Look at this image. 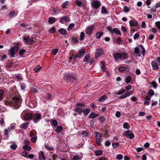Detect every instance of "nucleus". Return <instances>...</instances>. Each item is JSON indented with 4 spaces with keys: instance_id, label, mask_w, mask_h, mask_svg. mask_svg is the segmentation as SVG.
<instances>
[{
    "instance_id": "1",
    "label": "nucleus",
    "mask_w": 160,
    "mask_h": 160,
    "mask_svg": "<svg viewBox=\"0 0 160 160\" xmlns=\"http://www.w3.org/2000/svg\"><path fill=\"white\" fill-rule=\"evenodd\" d=\"M134 52L135 54L138 57H140L142 55L144 57L145 56L146 50L142 45H139L135 48Z\"/></svg>"
},
{
    "instance_id": "2",
    "label": "nucleus",
    "mask_w": 160,
    "mask_h": 160,
    "mask_svg": "<svg viewBox=\"0 0 160 160\" xmlns=\"http://www.w3.org/2000/svg\"><path fill=\"white\" fill-rule=\"evenodd\" d=\"M113 56L115 60L118 59L123 60L128 58V54L126 53L122 52L115 53L113 54Z\"/></svg>"
},
{
    "instance_id": "3",
    "label": "nucleus",
    "mask_w": 160,
    "mask_h": 160,
    "mask_svg": "<svg viewBox=\"0 0 160 160\" xmlns=\"http://www.w3.org/2000/svg\"><path fill=\"white\" fill-rule=\"evenodd\" d=\"M107 28L112 35L114 34H116L119 35H121L120 30L117 28H114L112 29L111 27H107Z\"/></svg>"
},
{
    "instance_id": "4",
    "label": "nucleus",
    "mask_w": 160,
    "mask_h": 160,
    "mask_svg": "<svg viewBox=\"0 0 160 160\" xmlns=\"http://www.w3.org/2000/svg\"><path fill=\"white\" fill-rule=\"evenodd\" d=\"M122 135L124 136L128 137L130 139H132L135 137L133 132L130 130H128L124 132Z\"/></svg>"
},
{
    "instance_id": "5",
    "label": "nucleus",
    "mask_w": 160,
    "mask_h": 160,
    "mask_svg": "<svg viewBox=\"0 0 160 160\" xmlns=\"http://www.w3.org/2000/svg\"><path fill=\"white\" fill-rule=\"evenodd\" d=\"M94 28V26L93 24L89 25L86 28L85 32L86 33L88 36L92 35Z\"/></svg>"
},
{
    "instance_id": "6",
    "label": "nucleus",
    "mask_w": 160,
    "mask_h": 160,
    "mask_svg": "<svg viewBox=\"0 0 160 160\" xmlns=\"http://www.w3.org/2000/svg\"><path fill=\"white\" fill-rule=\"evenodd\" d=\"M92 7L95 9H98L101 5V2L99 0H94L91 2Z\"/></svg>"
},
{
    "instance_id": "7",
    "label": "nucleus",
    "mask_w": 160,
    "mask_h": 160,
    "mask_svg": "<svg viewBox=\"0 0 160 160\" xmlns=\"http://www.w3.org/2000/svg\"><path fill=\"white\" fill-rule=\"evenodd\" d=\"M18 51V49L17 47H12L9 51V55L11 56V57H14L15 53L17 52Z\"/></svg>"
},
{
    "instance_id": "8",
    "label": "nucleus",
    "mask_w": 160,
    "mask_h": 160,
    "mask_svg": "<svg viewBox=\"0 0 160 160\" xmlns=\"http://www.w3.org/2000/svg\"><path fill=\"white\" fill-rule=\"evenodd\" d=\"M95 134H96L95 136L96 142L98 144L100 145L101 144V139L102 138V134L100 132H96Z\"/></svg>"
},
{
    "instance_id": "9",
    "label": "nucleus",
    "mask_w": 160,
    "mask_h": 160,
    "mask_svg": "<svg viewBox=\"0 0 160 160\" xmlns=\"http://www.w3.org/2000/svg\"><path fill=\"white\" fill-rule=\"evenodd\" d=\"M4 103L6 105H10V106H13L15 107H16V104L18 103L19 101H4Z\"/></svg>"
},
{
    "instance_id": "10",
    "label": "nucleus",
    "mask_w": 160,
    "mask_h": 160,
    "mask_svg": "<svg viewBox=\"0 0 160 160\" xmlns=\"http://www.w3.org/2000/svg\"><path fill=\"white\" fill-rule=\"evenodd\" d=\"M85 52L86 50L85 48H83L82 49L79 50L78 53L76 55L74 59L76 57L79 58L82 57V56L85 54Z\"/></svg>"
},
{
    "instance_id": "11",
    "label": "nucleus",
    "mask_w": 160,
    "mask_h": 160,
    "mask_svg": "<svg viewBox=\"0 0 160 160\" xmlns=\"http://www.w3.org/2000/svg\"><path fill=\"white\" fill-rule=\"evenodd\" d=\"M70 21V19L68 16L62 17L60 19L59 22L61 23H63L64 21L67 22Z\"/></svg>"
},
{
    "instance_id": "12",
    "label": "nucleus",
    "mask_w": 160,
    "mask_h": 160,
    "mask_svg": "<svg viewBox=\"0 0 160 160\" xmlns=\"http://www.w3.org/2000/svg\"><path fill=\"white\" fill-rule=\"evenodd\" d=\"M41 119V115L38 113H36L35 116L33 119L35 123L38 122Z\"/></svg>"
},
{
    "instance_id": "13",
    "label": "nucleus",
    "mask_w": 160,
    "mask_h": 160,
    "mask_svg": "<svg viewBox=\"0 0 160 160\" xmlns=\"http://www.w3.org/2000/svg\"><path fill=\"white\" fill-rule=\"evenodd\" d=\"M103 53V51L102 48H98L96 50V52L95 54V57H98L101 55Z\"/></svg>"
},
{
    "instance_id": "14",
    "label": "nucleus",
    "mask_w": 160,
    "mask_h": 160,
    "mask_svg": "<svg viewBox=\"0 0 160 160\" xmlns=\"http://www.w3.org/2000/svg\"><path fill=\"white\" fill-rule=\"evenodd\" d=\"M151 64L152 67V70H157L158 69L159 67L158 64L154 61H152Z\"/></svg>"
},
{
    "instance_id": "15",
    "label": "nucleus",
    "mask_w": 160,
    "mask_h": 160,
    "mask_svg": "<svg viewBox=\"0 0 160 160\" xmlns=\"http://www.w3.org/2000/svg\"><path fill=\"white\" fill-rule=\"evenodd\" d=\"M39 158L40 160H45V157L44 152L42 151H40L39 153Z\"/></svg>"
},
{
    "instance_id": "16",
    "label": "nucleus",
    "mask_w": 160,
    "mask_h": 160,
    "mask_svg": "<svg viewBox=\"0 0 160 160\" xmlns=\"http://www.w3.org/2000/svg\"><path fill=\"white\" fill-rule=\"evenodd\" d=\"M132 94V92H126L125 94L121 95L120 97H119L120 99H124L126 98L128 96H129Z\"/></svg>"
},
{
    "instance_id": "17",
    "label": "nucleus",
    "mask_w": 160,
    "mask_h": 160,
    "mask_svg": "<svg viewBox=\"0 0 160 160\" xmlns=\"http://www.w3.org/2000/svg\"><path fill=\"white\" fill-rule=\"evenodd\" d=\"M33 137L31 138V140L33 142L35 143L36 142L37 139V137L34 133H33L31 131V137Z\"/></svg>"
},
{
    "instance_id": "18",
    "label": "nucleus",
    "mask_w": 160,
    "mask_h": 160,
    "mask_svg": "<svg viewBox=\"0 0 160 160\" xmlns=\"http://www.w3.org/2000/svg\"><path fill=\"white\" fill-rule=\"evenodd\" d=\"M82 156L81 155H79L78 154H76L74 155L73 158V160H80L82 158Z\"/></svg>"
},
{
    "instance_id": "19",
    "label": "nucleus",
    "mask_w": 160,
    "mask_h": 160,
    "mask_svg": "<svg viewBox=\"0 0 160 160\" xmlns=\"http://www.w3.org/2000/svg\"><path fill=\"white\" fill-rule=\"evenodd\" d=\"M56 20V18L53 17H49L48 19V22L50 24H52L55 22Z\"/></svg>"
},
{
    "instance_id": "20",
    "label": "nucleus",
    "mask_w": 160,
    "mask_h": 160,
    "mask_svg": "<svg viewBox=\"0 0 160 160\" xmlns=\"http://www.w3.org/2000/svg\"><path fill=\"white\" fill-rule=\"evenodd\" d=\"M129 23L130 26H136L138 25V22L137 21H133L131 20L129 22Z\"/></svg>"
},
{
    "instance_id": "21",
    "label": "nucleus",
    "mask_w": 160,
    "mask_h": 160,
    "mask_svg": "<svg viewBox=\"0 0 160 160\" xmlns=\"http://www.w3.org/2000/svg\"><path fill=\"white\" fill-rule=\"evenodd\" d=\"M58 32L59 33L63 35H66L67 33L66 30L63 28H61L59 30Z\"/></svg>"
},
{
    "instance_id": "22",
    "label": "nucleus",
    "mask_w": 160,
    "mask_h": 160,
    "mask_svg": "<svg viewBox=\"0 0 160 160\" xmlns=\"http://www.w3.org/2000/svg\"><path fill=\"white\" fill-rule=\"evenodd\" d=\"M103 34V32H97L95 34L96 38L99 39L100 38Z\"/></svg>"
},
{
    "instance_id": "23",
    "label": "nucleus",
    "mask_w": 160,
    "mask_h": 160,
    "mask_svg": "<svg viewBox=\"0 0 160 160\" xmlns=\"http://www.w3.org/2000/svg\"><path fill=\"white\" fill-rule=\"evenodd\" d=\"M29 124V123L28 122L22 123L20 125V128L22 129H25L28 126Z\"/></svg>"
},
{
    "instance_id": "24",
    "label": "nucleus",
    "mask_w": 160,
    "mask_h": 160,
    "mask_svg": "<svg viewBox=\"0 0 160 160\" xmlns=\"http://www.w3.org/2000/svg\"><path fill=\"white\" fill-rule=\"evenodd\" d=\"M72 77L68 74H66L64 77V78L65 80L69 81L72 79Z\"/></svg>"
},
{
    "instance_id": "25",
    "label": "nucleus",
    "mask_w": 160,
    "mask_h": 160,
    "mask_svg": "<svg viewBox=\"0 0 160 160\" xmlns=\"http://www.w3.org/2000/svg\"><path fill=\"white\" fill-rule=\"evenodd\" d=\"M82 110L83 109L81 108L77 107L75 108L74 111L80 114L82 112Z\"/></svg>"
},
{
    "instance_id": "26",
    "label": "nucleus",
    "mask_w": 160,
    "mask_h": 160,
    "mask_svg": "<svg viewBox=\"0 0 160 160\" xmlns=\"http://www.w3.org/2000/svg\"><path fill=\"white\" fill-rule=\"evenodd\" d=\"M63 129L62 127V126H58L55 130V131L57 133H59Z\"/></svg>"
},
{
    "instance_id": "27",
    "label": "nucleus",
    "mask_w": 160,
    "mask_h": 160,
    "mask_svg": "<svg viewBox=\"0 0 160 160\" xmlns=\"http://www.w3.org/2000/svg\"><path fill=\"white\" fill-rule=\"evenodd\" d=\"M98 114H95L94 112H92L89 116V118H95L98 116Z\"/></svg>"
},
{
    "instance_id": "28",
    "label": "nucleus",
    "mask_w": 160,
    "mask_h": 160,
    "mask_svg": "<svg viewBox=\"0 0 160 160\" xmlns=\"http://www.w3.org/2000/svg\"><path fill=\"white\" fill-rule=\"evenodd\" d=\"M24 39L26 43L27 44H29L30 38L29 36H25Z\"/></svg>"
},
{
    "instance_id": "29",
    "label": "nucleus",
    "mask_w": 160,
    "mask_h": 160,
    "mask_svg": "<svg viewBox=\"0 0 160 160\" xmlns=\"http://www.w3.org/2000/svg\"><path fill=\"white\" fill-rule=\"evenodd\" d=\"M101 12L103 14H108V12L105 6L102 7L101 10Z\"/></svg>"
},
{
    "instance_id": "30",
    "label": "nucleus",
    "mask_w": 160,
    "mask_h": 160,
    "mask_svg": "<svg viewBox=\"0 0 160 160\" xmlns=\"http://www.w3.org/2000/svg\"><path fill=\"white\" fill-rule=\"evenodd\" d=\"M85 103H78L76 104V105L78 107L84 108L85 107Z\"/></svg>"
},
{
    "instance_id": "31",
    "label": "nucleus",
    "mask_w": 160,
    "mask_h": 160,
    "mask_svg": "<svg viewBox=\"0 0 160 160\" xmlns=\"http://www.w3.org/2000/svg\"><path fill=\"white\" fill-rule=\"evenodd\" d=\"M89 58H90V55H89V54H87L85 55V56L84 58L83 62H86V63H87Z\"/></svg>"
},
{
    "instance_id": "32",
    "label": "nucleus",
    "mask_w": 160,
    "mask_h": 160,
    "mask_svg": "<svg viewBox=\"0 0 160 160\" xmlns=\"http://www.w3.org/2000/svg\"><path fill=\"white\" fill-rule=\"evenodd\" d=\"M125 92V90L124 89H122L121 90H120L116 92L115 94L117 95H121L123 93Z\"/></svg>"
},
{
    "instance_id": "33",
    "label": "nucleus",
    "mask_w": 160,
    "mask_h": 160,
    "mask_svg": "<svg viewBox=\"0 0 160 160\" xmlns=\"http://www.w3.org/2000/svg\"><path fill=\"white\" fill-rule=\"evenodd\" d=\"M85 34L83 32H82L80 33V36L79 37V40L80 41H82L84 38Z\"/></svg>"
},
{
    "instance_id": "34",
    "label": "nucleus",
    "mask_w": 160,
    "mask_h": 160,
    "mask_svg": "<svg viewBox=\"0 0 160 160\" xmlns=\"http://www.w3.org/2000/svg\"><path fill=\"white\" fill-rule=\"evenodd\" d=\"M132 79V78L130 76H128L126 77L125 82L127 83H129Z\"/></svg>"
},
{
    "instance_id": "35",
    "label": "nucleus",
    "mask_w": 160,
    "mask_h": 160,
    "mask_svg": "<svg viewBox=\"0 0 160 160\" xmlns=\"http://www.w3.org/2000/svg\"><path fill=\"white\" fill-rule=\"evenodd\" d=\"M28 152L26 151H24L22 152V153L21 154L22 155L26 157H28V158H30V154H28L27 155Z\"/></svg>"
},
{
    "instance_id": "36",
    "label": "nucleus",
    "mask_w": 160,
    "mask_h": 160,
    "mask_svg": "<svg viewBox=\"0 0 160 160\" xmlns=\"http://www.w3.org/2000/svg\"><path fill=\"white\" fill-rule=\"evenodd\" d=\"M41 68V66L38 65L34 69V70L35 72H37L40 70Z\"/></svg>"
},
{
    "instance_id": "37",
    "label": "nucleus",
    "mask_w": 160,
    "mask_h": 160,
    "mask_svg": "<svg viewBox=\"0 0 160 160\" xmlns=\"http://www.w3.org/2000/svg\"><path fill=\"white\" fill-rule=\"evenodd\" d=\"M20 88L21 90H24L25 88H26V85L23 83H21L20 84Z\"/></svg>"
},
{
    "instance_id": "38",
    "label": "nucleus",
    "mask_w": 160,
    "mask_h": 160,
    "mask_svg": "<svg viewBox=\"0 0 160 160\" xmlns=\"http://www.w3.org/2000/svg\"><path fill=\"white\" fill-rule=\"evenodd\" d=\"M103 151L102 150H99L95 152V154L96 156H100L102 153Z\"/></svg>"
},
{
    "instance_id": "39",
    "label": "nucleus",
    "mask_w": 160,
    "mask_h": 160,
    "mask_svg": "<svg viewBox=\"0 0 160 160\" xmlns=\"http://www.w3.org/2000/svg\"><path fill=\"white\" fill-rule=\"evenodd\" d=\"M49 32L51 33H54L55 32H56L55 28L54 26H53L49 30Z\"/></svg>"
},
{
    "instance_id": "40",
    "label": "nucleus",
    "mask_w": 160,
    "mask_h": 160,
    "mask_svg": "<svg viewBox=\"0 0 160 160\" xmlns=\"http://www.w3.org/2000/svg\"><path fill=\"white\" fill-rule=\"evenodd\" d=\"M123 128L127 129H128L130 128V126L127 122H125L123 124Z\"/></svg>"
},
{
    "instance_id": "41",
    "label": "nucleus",
    "mask_w": 160,
    "mask_h": 160,
    "mask_svg": "<svg viewBox=\"0 0 160 160\" xmlns=\"http://www.w3.org/2000/svg\"><path fill=\"white\" fill-rule=\"evenodd\" d=\"M15 78L18 81H21L22 79V77L19 75H18L15 76Z\"/></svg>"
},
{
    "instance_id": "42",
    "label": "nucleus",
    "mask_w": 160,
    "mask_h": 160,
    "mask_svg": "<svg viewBox=\"0 0 160 160\" xmlns=\"http://www.w3.org/2000/svg\"><path fill=\"white\" fill-rule=\"evenodd\" d=\"M151 84L154 89H156L157 87V85L155 81H153L151 82Z\"/></svg>"
},
{
    "instance_id": "43",
    "label": "nucleus",
    "mask_w": 160,
    "mask_h": 160,
    "mask_svg": "<svg viewBox=\"0 0 160 160\" xmlns=\"http://www.w3.org/2000/svg\"><path fill=\"white\" fill-rule=\"evenodd\" d=\"M108 99V96L106 95H104L98 99V100H105Z\"/></svg>"
},
{
    "instance_id": "44",
    "label": "nucleus",
    "mask_w": 160,
    "mask_h": 160,
    "mask_svg": "<svg viewBox=\"0 0 160 160\" xmlns=\"http://www.w3.org/2000/svg\"><path fill=\"white\" fill-rule=\"evenodd\" d=\"M52 123L53 126L56 127L57 126L58 122L56 120H53L52 121Z\"/></svg>"
},
{
    "instance_id": "45",
    "label": "nucleus",
    "mask_w": 160,
    "mask_h": 160,
    "mask_svg": "<svg viewBox=\"0 0 160 160\" xmlns=\"http://www.w3.org/2000/svg\"><path fill=\"white\" fill-rule=\"evenodd\" d=\"M89 109H84L83 111H82V112L84 114V115L85 116H87L89 112Z\"/></svg>"
},
{
    "instance_id": "46",
    "label": "nucleus",
    "mask_w": 160,
    "mask_h": 160,
    "mask_svg": "<svg viewBox=\"0 0 160 160\" xmlns=\"http://www.w3.org/2000/svg\"><path fill=\"white\" fill-rule=\"evenodd\" d=\"M123 156L121 154H118L116 156V158L118 160H120L122 159Z\"/></svg>"
},
{
    "instance_id": "47",
    "label": "nucleus",
    "mask_w": 160,
    "mask_h": 160,
    "mask_svg": "<svg viewBox=\"0 0 160 160\" xmlns=\"http://www.w3.org/2000/svg\"><path fill=\"white\" fill-rule=\"evenodd\" d=\"M7 59V56L5 54H4L2 56L0 57V60L2 61H3Z\"/></svg>"
},
{
    "instance_id": "48",
    "label": "nucleus",
    "mask_w": 160,
    "mask_h": 160,
    "mask_svg": "<svg viewBox=\"0 0 160 160\" xmlns=\"http://www.w3.org/2000/svg\"><path fill=\"white\" fill-rule=\"evenodd\" d=\"M24 119L26 120H28L30 119V114L28 113L26 114L24 117Z\"/></svg>"
},
{
    "instance_id": "49",
    "label": "nucleus",
    "mask_w": 160,
    "mask_h": 160,
    "mask_svg": "<svg viewBox=\"0 0 160 160\" xmlns=\"http://www.w3.org/2000/svg\"><path fill=\"white\" fill-rule=\"evenodd\" d=\"M75 24L74 23H71L68 26L67 30L68 31H70V30L74 26Z\"/></svg>"
},
{
    "instance_id": "50",
    "label": "nucleus",
    "mask_w": 160,
    "mask_h": 160,
    "mask_svg": "<svg viewBox=\"0 0 160 160\" xmlns=\"http://www.w3.org/2000/svg\"><path fill=\"white\" fill-rule=\"evenodd\" d=\"M76 4L78 7H80L82 4V2L79 0H75Z\"/></svg>"
},
{
    "instance_id": "51",
    "label": "nucleus",
    "mask_w": 160,
    "mask_h": 160,
    "mask_svg": "<svg viewBox=\"0 0 160 160\" xmlns=\"http://www.w3.org/2000/svg\"><path fill=\"white\" fill-rule=\"evenodd\" d=\"M129 8L126 6H124L123 8V11L124 12H129Z\"/></svg>"
},
{
    "instance_id": "52",
    "label": "nucleus",
    "mask_w": 160,
    "mask_h": 160,
    "mask_svg": "<svg viewBox=\"0 0 160 160\" xmlns=\"http://www.w3.org/2000/svg\"><path fill=\"white\" fill-rule=\"evenodd\" d=\"M148 94L152 96L154 94V92L152 90L150 89L149 90Z\"/></svg>"
},
{
    "instance_id": "53",
    "label": "nucleus",
    "mask_w": 160,
    "mask_h": 160,
    "mask_svg": "<svg viewBox=\"0 0 160 160\" xmlns=\"http://www.w3.org/2000/svg\"><path fill=\"white\" fill-rule=\"evenodd\" d=\"M68 4V2L66 1L63 3L62 5V7L63 9H65L66 6Z\"/></svg>"
},
{
    "instance_id": "54",
    "label": "nucleus",
    "mask_w": 160,
    "mask_h": 160,
    "mask_svg": "<svg viewBox=\"0 0 160 160\" xmlns=\"http://www.w3.org/2000/svg\"><path fill=\"white\" fill-rule=\"evenodd\" d=\"M23 149L25 150H29L30 149V147L28 145H25L23 146Z\"/></svg>"
},
{
    "instance_id": "55",
    "label": "nucleus",
    "mask_w": 160,
    "mask_h": 160,
    "mask_svg": "<svg viewBox=\"0 0 160 160\" xmlns=\"http://www.w3.org/2000/svg\"><path fill=\"white\" fill-rule=\"evenodd\" d=\"M110 144L111 142L109 140H106L105 142V145L107 147H108Z\"/></svg>"
},
{
    "instance_id": "56",
    "label": "nucleus",
    "mask_w": 160,
    "mask_h": 160,
    "mask_svg": "<svg viewBox=\"0 0 160 160\" xmlns=\"http://www.w3.org/2000/svg\"><path fill=\"white\" fill-rule=\"evenodd\" d=\"M17 147V145L15 144L11 145L10 146V148L12 149L13 150L16 149Z\"/></svg>"
},
{
    "instance_id": "57",
    "label": "nucleus",
    "mask_w": 160,
    "mask_h": 160,
    "mask_svg": "<svg viewBox=\"0 0 160 160\" xmlns=\"http://www.w3.org/2000/svg\"><path fill=\"white\" fill-rule=\"evenodd\" d=\"M58 51V49H54L52 50V52L53 54L54 55H55L57 54Z\"/></svg>"
},
{
    "instance_id": "58",
    "label": "nucleus",
    "mask_w": 160,
    "mask_h": 160,
    "mask_svg": "<svg viewBox=\"0 0 160 160\" xmlns=\"http://www.w3.org/2000/svg\"><path fill=\"white\" fill-rule=\"evenodd\" d=\"M4 93V91L2 90H0V99H2Z\"/></svg>"
},
{
    "instance_id": "59",
    "label": "nucleus",
    "mask_w": 160,
    "mask_h": 160,
    "mask_svg": "<svg viewBox=\"0 0 160 160\" xmlns=\"http://www.w3.org/2000/svg\"><path fill=\"white\" fill-rule=\"evenodd\" d=\"M15 12L14 11H12L10 13V17L12 18L13 17L14 15L15 14Z\"/></svg>"
},
{
    "instance_id": "60",
    "label": "nucleus",
    "mask_w": 160,
    "mask_h": 160,
    "mask_svg": "<svg viewBox=\"0 0 160 160\" xmlns=\"http://www.w3.org/2000/svg\"><path fill=\"white\" fill-rule=\"evenodd\" d=\"M119 143L118 142H117V143H112V146L114 148H116L118 146H119Z\"/></svg>"
},
{
    "instance_id": "61",
    "label": "nucleus",
    "mask_w": 160,
    "mask_h": 160,
    "mask_svg": "<svg viewBox=\"0 0 160 160\" xmlns=\"http://www.w3.org/2000/svg\"><path fill=\"white\" fill-rule=\"evenodd\" d=\"M155 24L158 29L160 30V21L156 22Z\"/></svg>"
},
{
    "instance_id": "62",
    "label": "nucleus",
    "mask_w": 160,
    "mask_h": 160,
    "mask_svg": "<svg viewBox=\"0 0 160 160\" xmlns=\"http://www.w3.org/2000/svg\"><path fill=\"white\" fill-rule=\"evenodd\" d=\"M139 37V35L138 33H136L133 36V38L135 40L137 39Z\"/></svg>"
},
{
    "instance_id": "63",
    "label": "nucleus",
    "mask_w": 160,
    "mask_h": 160,
    "mask_svg": "<svg viewBox=\"0 0 160 160\" xmlns=\"http://www.w3.org/2000/svg\"><path fill=\"white\" fill-rule=\"evenodd\" d=\"M141 27L142 28H146V24L144 22V21L142 22Z\"/></svg>"
},
{
    "instance_id": "64",
    "label": "nucleus",
    "mask_w": 160,
    "mask_h": 160,
    "mask_svg": "<svg viewBox=\"0 0 160 160\" xmlns=\"http://www.w3.org/2000/svg\"><path fill=\"white\" fill-rule=\"evenodd\" d=\"M1 9H2V10H7V5H2L1 6Z\"/></svg>"
}]
</instances>
